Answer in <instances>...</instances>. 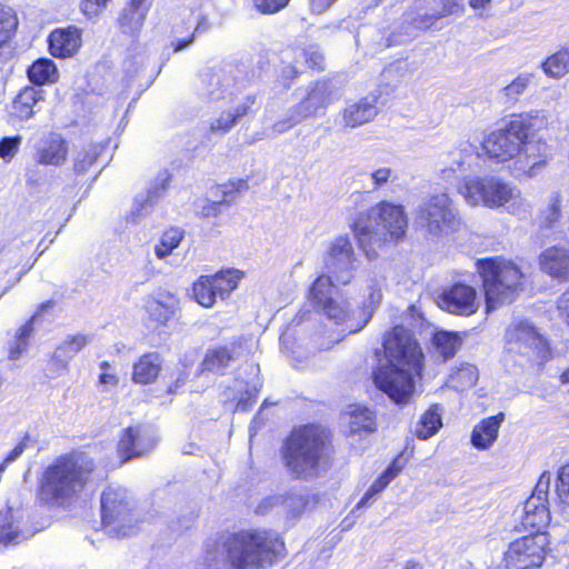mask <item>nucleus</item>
Masks as SVG:
<instances>
[{"mask_svg": "<svg viewBox=\"0 0 569 569\" xmlns=\"http://www.w3.org/2000/svg\"><path fill=\"white\" fill-rule=\"evenodd\" d=\"M162 370L160 353L150 351L141 355L132 366L131 380L137 385H151L157 381Z\"/></svg>", "mask_w": 569, "mask_h": 569, "instance_id": "obj_26", "label": "nucleus"}, {"mask_svg": "<svg viewBox=\"0 0 569 569\" xmlns=\"http://www.w3.org/2000/svg\"><path fill=\"white\" fill-rule=\"evenodd\" d=\"M548 493L549 479H543V477H540L532 490L531 496L526 501H532V503L536 505L549 506Z\"/></svg>", "mask_w": 569, "mask_h": 569, "instance_id": "obj_53", "label": "nucleus"}, {"mask_svg": "<svg viewBox=\"0 0 569 569\" xmlns=\"http://www.w3.org/2000/svg\"><path fill=\"white\" fill-rule=\"evenodd\" d=\"M246 339L233 337L228 343L209 348L201 361V370L223 375L226 369L239 360L244 351Z\"/></svg>", "mask_w": 569, "mask_h": 569, "instance_id": "obj_17", "label": "nucleus"}, {"mask_svg": "<svg viewBox=\"0 0 569 569\" xmlns=\"http://www.w3.org/2000/svg\"><path fill=\"white\" fill-rule=\"evenodd\" d=\"M523 509L525 512L520 521L521 530L528 531V535H547L546 529L551 520L549 506L526 501Z\"/></svg>", "mask_w": 569, "mask_h": 569, "instance_id": "obj_28", "label": "nucleus"}, {"mask_svg": "<svg viewBox=\"0 0 569 569\" xmlns=\"http://www.w3.org/2000/svg\"><path fill=\"white\" fill-rule=\"evenodd\" d=\"M218 188L222 194V199L220 201L224 206H230L241 191L248 189V181L247 179L230 180L226 183L219 184Z\"/></svg>", "mask_w": 569, "mask_h": 569, "instance_id": "obj_47", "label": "nucleus"}, {"mask_svg": "<svg viewBox=\"0 0 569 569\" xmlns=\"http://www.w3.org/2000/svg\"><path fill=\"white\" fill-rule=\"evenodd\" d=\"M436 301L441 310L459 317H470L479 309L476 287L465 281H456L443 288Z\"/></svg>", "mask_w": 569, "mask_h": 569, "instance_id": "obj_15", "label": "nucleus"}, {"mask_svg": "<svg viewBox=\"0 0 569 569\" xmlns=\"http://www.w3.org/2000/svg\"><path fill=\"white\" fill-rule=\"evenodd\" d=\"M244 276V271L231 267L212 274H201L191 284V299L202 308L210 309L218 299H229Z\"/></svg>", "mask_w": 569, "mask_h": 569, "instance_id": "obj_9", "label": "nucleus"}, {"mask_svg": "<svg viewBox=\"0 0 569 569\" xmlns=\"http://www.w3.org/2000/svg\"><path fill=\"white\" fill-rule=\"evenodd\" d=\"M549 549L548 535H525L508 546L503 553L506 569H536L546 560Z\"/></svg>", "mask_w": 569, "mask_h": 569, "instance_id": "obj_11", "label": "nucleus"}, {"mask_svg": "<svg viewBox=\"0 0 569 569\" xmlns=\"http://www.w3.org/2000/svg\"><path fill=\"white\" fill-rule=\"evenodd\" d=\"M141 518L134 500L123 486H106L100 495V525L110 538L124 539L137 535Z\"/></svg>", "mask_w": 569, "mask_h": 569, "instance_id": "obj_7", "label": "nucleus"}, {"mask_svg": "<svg viewBox=\"0 0 569 569\" xmlns=\"http://www.w3.org/2000/svg\"><path fill=\"white\" fill-rule=\"evenodd\" d=\"M392 171L390 168H379L371 173L375 189H379L386 184L391 178Z\"/></svg>", "mask_w": 569, "mask_h": 569, "instance_id": "obj_59", "label": "nucleus"}, {"mask_svg": "<svg viewBox=\"0 0 569 569\" xmlns=\"http://www.w3.org/2000/svg\"><path fill=\"white\" fill-rule=\"evenodd\" d=\"M531 74H519L502 90L505 96L510 100H517L529 86Z\"/></svg>", "mask_w": 569, "mask_h": 569, "instance_id": "obj_49", "label": "nucleus"}, {"mask_svg": "<svg viewBox=\"0 0 569 569\" xmlns=\"http://www.w3.org/2000/svg\"><path fill=\"white\" fill-rule=\"evenodd\" d=\"M479 157L492 163H503L513 159L515 171L532 177L547 164V158L539 152L538 144H481Z\"/></svg>", "mask_w": 569, "mask_h": 569, "instance_id": "obj_10", "label": "nucleus"}, {"mask_svg": "<svg viewBox=\"0 0 569 569\" xmlns=\"http://www.w3.org/2000/svg\"><path fill=\"white\" fill-rule=\"evenodd\" d=\"M543 72L555 79H559L569 72V47H563L549 56L542 63Z\"/></svg>", "mask_w": 569, "mask_h": 569, "instance_id": "obj_35", "label": "nucleus"}, {"mask_svg": "<svg viewBox=\"0 0 569 569\" xmlns=\"http://www.w3.org/2000/svg\"><path fill=\"white\" fill-rule=\"evenodd\" d=\"M319 502L317 495H295L288 497L289 513L292 518H298L305 512L311 511Z\"/></svg>", "mask_w": 569, "mask_h": 569, "instance_id": "obj_41", "label": "nucleus"}, {"mask_svg": "<svg viewBox=\"0 0 569 569\" xmlns=\"http://www.w3.org/2000/svg\"><path fill=\"white\" fill-rule=\"evenodd\" d=\"M441 411V405L432 403L422 412L415 429L416 438L430 439L442 428Z\"/></svg>", "mask_w": 569, "mask_h": 569, "instance_id": "obj_30", "label": "nucleus"}, {"mask_svg": "<svg viewBox=\"0 0 569 569\" xmlns=\"http://www.w3.org/2000/svg\"><path fill=\"white\" fill-rule=\"evenodd\" d=\"M502 411L481 419L472 429L470 442L478 450L489 449L498 439L501 423L505 421Z\"/></svg>", "mask_w": 569, "mask_h": 569, "instance_id": "obj_24", "label": "nucleus"}, {"mask_svg": "<svg viewBox=\"0 0 569 569\" xmlns=\"http://www.w3.org/2000/svg\"><path fill=\"white\" fill-rule=\"evenodd\" d=\"M234 126V119L230 117V110L221 112V114L213 119L209 124V131L214 134H224L229 132Z\"/></svg>", "mask_w": 569, "mask_h": 569, "instance_id": "obj_52", "label": "nucleus"}, {"mask_svg": "<svg viewBox=\"0 0 569 569\" xmlns=\"http://www.w3.org/2000/svg\"><path fill=\"white\" fill-rule=\"evenodd\" d=\"M347 415L352 433L373 432L377 428L376 413L366 406L350 405Z\"/></svg>", "mask_w": 569, "mask_h": 569, "instance_id": "obj_31", "label": "nucleus"}, {"mask_svg": "<svg viewBox=\"0 0 569 569\" xmlns=\"http://www.w3.org/2000/svg\"><path fill=\"white\" fill-rule=\"evenodd\" d=\"M27 76L33 87H41L58 82L59 70L50 58H39L28 67Z\"/></svg>", "mask_w": 569, "mask_h": 569, "instance_id": "obj_29", "label": "nucleus"}, {"mask_svg": "<svg viewBox=\"0 0 569 569\" xmlns=\"http://www.w3.org/2000/svg\"><path fill=\"white\" fill-rule=\"evenodd\" d=\"M338 0H310V7L315 12L321 13L328 10Z\"/></svg>", "mask_w": 569, "mask_h": 569, "instance_id": "obj_62", "label": "nucleus"}, {"mask_svg": "<svg viewBox=\"0 0 569 569\" xmlns=\"http://www.w3.org/2000/svg\"><path fill=\"white\" fill-rule=\"evenodd\" d=\"M197 30L198 28L193 27L190 21H182L180 24L174 26L173 33L180 38L171 42L172 51L178 52L192 44Z\"/></svg>", "mask_w": 569, "mask_h": 569, "instance_id": "obj_42", "label": "nucleus"}, {"mask_svg": "<svg viewBox=\"0 0 569 569\" xmlns=\"http://www.w3.org/2000/svg\"><path fill=\"white\" fill-rule=\"evenodd\" d=\"M99 367L102 370L98 378L99 383L112 387L118 386L119 377L116 372L112 371L111 363L107 360H103L99 363Z\"/></svg>", "mask_w": 569, "mask_h": 569, "instance_id": "obj_55", "label": "nucleus"}, {"mask_svg": "<svg viewBox=\"0 0 569 569\" xmlns=\"http://www.w3.org/2000/svg\"><path fill=\"white\" fill-rule=\"evenodd\" d=\"M34 332L32 320H26L17 330L7 346V358L11 361L19 360L29 349L30 339Z\"/></svg>", "mask_w": 569, "mask_h": 569, "instance_id": "obj_32", "label": "nucleus"}, {"mask_svg": "<svg viewBox=\"0 0 569 569\" xmlns=\"http://www.w3.org/2000/svg\"><path fill=\"white\" fill-rule=\"evenodd\" d=\"M325 267L339 286H347L353 278L356 254L348 236L335 238L325 256Z\"/></svg>", "mask_w": 569, "mask_h": 569, "instance_id": "obj_16", "label": "nucleus"}, {"mask_svg": "<svg viewBox=\"0 0 569 569\" xmlns=\"http://www.w3.org/2000/svg\"><path fill=\"white\" fill-rule=\"evenodd\" d=\"M301 56L308 70L312 72L325 70V57L319 50L307 48L302 50Z\"/></svg>", "mask_w": 569, "mask_h": 569, "instance_id": "obj_50", "label": "nucleus"}, {"mask_svg": "<svg viewBox=\"0 0 569 569\" xmlns=\"http://www.w3.org/2000/svg\"><path fill=\"white\" fill-rule=\"evenodd\" d=\"M556 309L559 319L569 329V287L558 297Z\"/></svg>", "mask_w": 569, "mask_h": 569, "instance_id": "obj_56", "label": "nucleus"}, {"mask_svg": "<svg viewBox=\"0 0 569 569\" xmlns=\"http://www.w3.org/2000/svg\"><path fill=\"white\" fill-rule=\"evenodd\" d=\"M560 387L566 388V392L569 393V366L566 367L558 376Z\"/></svg>", "mask_w": 569, "mask_h": 569, "instance_id": "obj_64", "label": "nucleus"}, {"mask_svg": "<svg viewBox=\"0 0 569 569\" xmlns=\"http://www.w3.org/2000/svg\"><path fill=\"white\" fill-rule=\"evenodd\" d=\"M417 221L431 234L455 232L460 220L452 209V201L447 193H437L427 199L417 212Z\"/></svg>", "mask_w": 569, "mask_h": 569, "instance_id": "obj_12", "label": "nucleus"}, {"mask_svg": "<svg viewBox=\"0 0 569 569\" xmlns=\"http://www.w3.org/2000/svg\"><path fill=\"white\" fill-rule=\"evenodd\" d=\"M44 100V91L33 86L19 90L9 106V117L14 121H24L33 117Z\"/></svg>", "mask_w": 569, "mask_h": 569, "instance_id": "obj_21", "label": "nucleus"}, {"mask_svg": "<svg viewBox=\"0 0 569 569\" xmlns=\"http://www.w3.org/2000/svg\"><path fill=\"white\" fill-rule=\"evenodd\" d=\"M333 431L319 422L295 426L284 438L280 456L293 479L317 478L335 463Z\"/></svg>", "mask_w": 569, "mask_h": 569, "instance_id": "obj_4", "label": "nucleus"}, {"mask_svg": "<svg viewBox=\"0 0 569 569\" xmlns=\"http://www.w3.org/2000/svg\"><path fill=\"white\" fill-rule=\"evenodd\" d=\"M56 303L57 302L53 299H49L41 302L40 305L37 306L36 311L27 320H32V325L34 326L37 319L41 317L43 313H46L49 309H52L56 306Z\"/></svg>", "mask_w": 569, "mask_h": 569, "instance_id": "obj_61", "label": "nucleus"}, {"mask_svg": "<svg viewBox=\"0 0 569 569\" xmlns=\"http://www.w3.org/2000/svg\"><path fill=\"white\" fill-rule=\"evenodd\" d=\"M18 26L19 19L14 9L0 3V48L14 37Z\"/></svg>", "mask_w": 569, "mask_h": 569, "instance_id": "obj_38", "label": "nucleus"}, {"mask_svg": "<svg viewBox=\"0 0 569 569\" xmlns=\"http://www.w3.org/2000/svg\"><path fill=\"white\" fill-rule=\"evenodd\" d=\"M88 342L89 337L87 335H71L59 343V346L57 347V351L60 352V355L63 357L72 358L78 352H80L88 345Z\"/></svg>", "mask_w": 569, "mask_h": 569, "instance_id": "obj_43", "label": "nucleus"}, {"mask_svg": "<svg viewBox=\"0 0 569 569\" xmlns=\"http://www.w3.org/2000/svg\"><path fill=\"white\" fill-rule=\"evenodd\" d=\"M153 431L143 423L126 427L121 430L116 451L120 463L148 456L157 446Z\"/></svg>", "mask_w": 569, "mask_h": 569, "instance_id": "obj_14", "label": "nucleus"}, {"mask_svg": "<svg viewBox=\"0 0 569 569\" xmlns=\"http://www.w3.org/2000/svg\"><path fill=\"white\" fill-rule=\"evenodd\" d=\"M332 276L320 274L309 286L307 297L313 309L330 300L332 288L335 287Z\"/></svg>", "mask_w": 569, "mask_h": 569, "instance_id": "obj_34", "label": "nucleus"}, {"mask_svg": "<svg viewBox=\"0 0 569 569\" xmlns=\"http://www.w3.org/2000/svg\"><path fill=\"white\" fill-rule=\"evenodd\" d=\"M402 466L398 458L393 459L387 469L371 483L359 501V506H366L372 498L382 492L387 486L400 473Z\"/></svg>", "mask_w": 569, "mask_h": 569, "instance_id": "obj_33", "label": "nucleus"}, {"mask_svg": "<svg viewBox=\"0 0 569 569\" xmlns=\"http://www.w3.org/2000/svg\"><path fill=\"white\" fill-rule=\"evenodd\" d=\"M462 0H439L440 9L431 14H423L419 18L420 24L428 28L438 20L456 14L462 10Z\"/></svg>", "mask_w": 569, "mask_h": 569, "instance_id": "obj_40", "label": "nucleus"}, {"mask_svg": "<svg viewBox=\"0 0 569 569\" xmlns=\"http://www.w3.org/2000/svg\"><path fill=\"white\" fill-rule=\"evenodd\" d=\"M288 557L284 537L271 528L226 531L204 543L203 569H269Z\"/></svg>", "mask_w": 569, "mask_h": 569, "instance_id": "obj_1", "label": "nucleus"}, {"mask_svg": "<svg viewBox=\"0 0 569 569\" xmlns=\"http://www.w3.org/2000/svg\"><path fill=\"white\" fill-rule=\"evenodd\" d=\"M224 204L221 201H211L206 203L200 211L201 218H216L221 213Z\"/></svg>", "mask_w": 569, "mask_h": 569, "instance_id": "obj_60", "label": "nucleus"}, {"mask_svg": "<svg viewBox=\"0 0 569 569\" xmlns=\"http://www.w3.org/2000/svg\"><path fill=\"white\" fill-rule=\"evenodd\" d=\"M301 73H302V71L299 70L293 64H288V66L283 67L281 70V74H280V80H281L282 86L289 87L292 83V81H295L296 79H298L301 76Z\"/></svg>", "mask_w": 569, "mask_h": 569, "instance_id": "obj_57", "label": "nucleus"}, {"mask_svg": "<svg viewBox=\"0 0 569 569\" xmlns=\"http://www.w3.org/2000/svg\"><path fill=\"white\" fill-rule=\"evenodd\" d=\"M545 124V118L539 111H529L510 114L509 121L498 131L497 139L506 142H528Z\"/></svg>", "mask_w": 569, "mask_h": 569, "instance_id": "obj_18", "label": "nucleus"}, {"mask_svg": "<svg viewBox=\"0 0 569 569\" xmlns=\"http://www.w3.org/2000/svg\"><path fill=\"white\" fill-rule=\"evenodd\" d=\"M505 342L508 352L523 358L529 365L545 366L553 358L549 340L526 321L510 326L506 330Z\"/></svg>", "mask_w": 569, "mask_h": 569, "instance_id": "obj_8", "label": "nucleus"}, {"mask_svg": "<svg viewBox=\"0 0 569 569\" xmlns=\"http://www.w3.org/2000/svg\"><path fill=\"white\" fill-rule=\"evenodd\" d=\"M262 383L257 381H244V387L240 390L234 406V411H249L257 402Z\"/></svg>", "mask_w": 569, "mask_h": 569, "instance_id": "obj_39", "label": "nucleus"}, {"mask_svg": "<svg viewBox=\"0 0 569 569\" xmlns=\"http://www.w3.org/2000/svg\"><path fill=\"white\" fill-rule=\"evenodd\" d=\"M318 312H322L328 319L336 323H345L349 319V311L333 298L327 300L326 303L316 308Z\"/></svg>", "mask_w": 569, "mask_h": 569, "instance_id": "obj_46", "label": "nucleus"}, {"mask_svg": "<svg viewBox=\"0 0 569 569\" xmlns=\"http://www.w3.org/2000/svg\"><path fill=\"white\" fill-rule=\"evenodd\" d=\"M257 109V97L254 94H249L243 98V100L230 111V117L234 119V124L242 118L253 113Z\"/></svg>", "mask_w": 569, "mask_h": 569, "instance_id": "obj_51", "label": "nucleus"}, {"mask_svg": "<svg viewBox=\"0 0 569 569\" xmlns=\"http://www.w3.org/2000/svg\"><path fill=\"white\" fill-rule=\"evenodd\" d=\"M378 112V96L370 93L343 108V124L349 128L360 127L372 121Z\"/></svg>", "mask_w": 569, "mask_h": 569, "instance_id": "obj_22", "label": "nucleus"}, {"mask_svg": "<svg viewBox=\"0 0 569 569\" xmlns=\"http://www.w3.org/2000/svg\"><path fill=\"white\" fill-rule=\"evenodd\" d=\"M408 228L405 207L388 200L357 213L350 223L357 247L369 260L376 259L382 249L405 241Z\"/></svg>", "mask_w": 569, "mask_h": 569, "instance_id": "obj_5", "label": "nucleus"}, {"mask_svg": "<svg viewBox=\"0 0 569 569\" xmlns=\"http://www.w3.org/2000/svg\"><path fill=\"white\" fill-rule=\"evenodd\" d=\"M148 320L154 327L167 325L171 319L173 311L163 302L152 300L147 305Z\"/></svg>", "mask_w": 569, "mask_h": 569, "instance_id": "obj_44", "label": "nucleus"}, {"mask_svg": "<svg viewBox=\"0 0 569 569\" xmlns=\"http://www.w3.org/2000/svg\"><path fill=\"white\" fill-rule=\"evenodd\" d=\"M150 7V0H129L118 18L122 32L129 34L138 33L144 24Z\"/></svg>", "mask_w": 569, "mask_h": 569, "instance_id": "obj_25", "label": "nucleus"}, {"mask_svg": "<svg viewBox=\"0 0 569 569\" xmlns=\"http://www.w3.org/2000/svg\"><path fill=\"white\" fill-rule=\"evenodd\" d=\"M47 42L53 58H73L82 46V29L74 24L54 28L48 34Z\"/></svg>", "mask_w": 569, "mask_h": 569, "instance_id": "obj_19", "label": "nucleus"}, {"mask_svg": "<svg viewBox=\"0 0 569 569\" xmlns=\"http://www.w3.org/2000/svg\"><path fill=\"white\" fill-rule=\"evenodd\" d=\"M335 100V90L329 79L312 82L307 94L297 106L301 117H310L323 111Z\"/></svg>", "mask_w": 569, "mask_h": 569, "instance_id": "obj_20", "label": "nucleus"}, {"mask_svg": "<svg viewBox=\"0 0 569 569\" xmlns=\"http://www.w3.org/2000/svg\"><path fill=\"white\" fill-rule=\"evenodd\" d=\"M184 238V232L178 227L166 229L160 236L159 242L154 247V254L159 259H163L172 253L179 247Z\"/></svg>", "mask_w": 569, "mask_h": 569, "instance_id": "obj_37", "label": "nucleus"}, {"mask_svg": "<svg viewBox=\"0 0 569 569\" xmlns=\"http://www.w3.org/2000/svg\"><path fill=\"white\" fill-rule=\"evenodd\" d=\"M67 153L66 144H49L40 150L38 161L42 164L59 166L66 160Z\"/></svg>", "mask_w": 569, "mask_h": 569, "instance_id": "obj_45", "label": "nucleus"}, {"mask_svg": "<svg viewBox=\"0 0 569 569\" xmlns=\"http://www.w3.org/2000/svg\"><path fill=\"white\" fill-rule=\"evenodd\" d=\"M562 217V197L559 192L550 196L547 206L540 210L538 219L542 229L553 228Z\"/></svg>", "mask_w": 569, "mask_h": 569, "instance_id": "obj_36", "label": "nucleus"}, {"mask_svg": "<svg viewBox=\"0 0 569 569\" xmlns=\"http://www.w3.org/2000/svg\"><path fill=\"white\" fill-rule=\"evenodd\" d=\"M110 0H80L79 7L88 19L98 17L108 6Z\"/></svg>", "mask_w": 569, "mask_h": 569, "instance_id": "obj_54", "label": "nucleus"}, {"mask_svg": "<svg viewBox=\"0 0 569 569\" xmlns=\"http://www.w3.org/2000/svg\"><path fill=\"white\" fill-rule=\"evenodd\" d=\"M557 487L561 497L562 495L569 496V462L559 470Z\"/></svg>", "mask_w": 569, "mask_h": 569, "instance_id": "obj_58", "label": "nucleus"}, {"mask_svg": "<svg viewBox=\"0 0 569 569\" xmlns=\"http://www.w3.org/2000/svg\"><path fill=\"white\" fill-rule=\"evenodd\" d=\"M543 272L559 281H569V249L552 246L543 250L539 257Z\"/></svg>", "mask_w": 569, "mask_h": 569, "instance_id": "obj_23", "label": "nucleus"}, {"mask_svg": "<svg viewBox=\"0 0 569 569\" xmlns=\"http://www.w3.org/2000/svg\"><path fill=\"white\" fill-rule=\"evenodd\" d=\"M257 12L271 16L287 8L291 0H250Z\"/></svg>", "mask_w": 569, "mask_h": 569, "instance_id": "obj_48", "label": "nucleus"}, {"mask_svg": "<svg viewBox=\"0 0 569 569\" xmlns=\"http://www.w3.org/2000/svg\"><path fill=\"white\" fill-rule=\"evenodd\" d=\"M462 194L472 203H482L488 208H499L512 197V188L495 177H468L463 180Z\"/></svg>", "mask_w": 569, "mask_h": 569, "instance_id": "obj_13", "label": "nucleus"}, {"mask_svg": "<svg viewBox=\"0 0 569 569\" xmlns=\"http://www.w3.org/2000/svg\"><path fill=\"white\" fill-rule=\"evenodd\" d=\"M430 342L436 360L443 363L455 358L462 346V336L457 331L436 330Z\"/></svg>", "mask_w": 569, "mask_h": 569, "instance_id": "obj_27", "label": "nucleus"}, {"mask_svg": "<svg viewBox=\"0 0 569 569\" xmlns=\"http://www.w3.org/2000/svg\"><path fill=\"white\" fill-rule=\"evenodd\" d=\"M98 463L87 452L71 450L57 456L38 477L36 500L48 508L76 503L93 480Z\"/></svg>", "mask_w": 569, "mask_h": 569, "instance_id": "obj_3", "label": "nucleus"}, {"mask_svg": "<svg viewBox=\"0 0 569 569\" xmlns=\"http://www.w3.org/2000/svg\"><path fill=\"white\" fill-rule=\"evenodd\" d=\"M19 144H0V157L10 160L17 152Z\"/></svg>", "mask_w": 569, "mask_h": 569, "instance_id": "obj_63", "label": "nucleus"}, {"mask_svg": "<svg viewBox=\"0 0 569 569\" xmlns=\"http://www.w3.org/2000/svg\"><path fill=\"white\" fill-rule=\"evenodd\" d=\"M475 269L486 313L513 303L526 289L527 274L512 259L503 256L478 258Z\"/></svg>", "mask_w": 569, "mask_h": 569, "instance_id": "obj_6", "label": "nucleus"}, {"mask_svg": "<svg viewBox=\"0 0 569 569\" xmlns=\"http://www.w3.org/2000/svg\"><path fill=\"white\" fill-rule=\"evenodd\" d=\"M386 363L372 371L376 388L398 406H407L416 393V382L423 376L425 353L415 335L396 325L383 335Z\"/></svg>", "mask_w": 569, "mask_h": 569, "instance_id": "obj_2", "label": "nucleus"}]
</instances>
